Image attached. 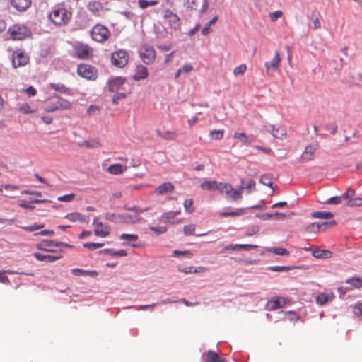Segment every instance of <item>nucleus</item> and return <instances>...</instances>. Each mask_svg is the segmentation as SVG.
Wrapping results in <instances>:
<instances>
[{
  "instance_id": "1",
  "label": "nucleus",
  "mask_w": 362,
  "mask_h": 362,
  "mask_svg": "<svg viewBox=\"0 0 362 362\" xmlns=\"http://www.w3.org/2000/svg\"><path fill=\"white\" fill-rule=\"evenodd\" d=\"M243 180H241V185L239 189H235L233 186L228 182H220V187L218 192L221 194H224L227 199L235 202L242 199L243 190L244 189Z\"/></svg>"
},
{
  "instance_id": "2",
  "label": "nucleus",
  "mask_w": 362,
  "mask_h": 362,
  "mask_svg": "<svg viewBox=\"0 0 362 362\" xmlns=\"http://www.w3.org/2000/svg\"><path fill=\"white\" fill-rule=\"evenodd\" d=\"M72 13L64 7L55 8L49 14V19L57 26H64L71 21Z\"/></svg>"
},
{
  "instance_id": "3",
  "label": "nucleus",
  "mask_w": 362,
  "mask_h": 362,
  "mask_svg": "<svg viewBox=\"0 0 362 362\" xmlns=\"http://www.w3.org/2000/svg\"><path fill=\"white\" fill-rule=\"evenodd\" d=\"M11 39L13 40H22L31 35L30 30L23 24H14L8 30Z\"/></svg>"
},
{
  "instance_id": "4",
  "label": "nucleus",
  "mask_w": 362,
  "mask_h": 362,
  "mask_svg": "<svg viewBox=\"0 0 362 362\" xmlns=\"http://www.w3.org/2000/svg\"><path fill=\"white\" fill-rule=\"evenodd\" d=\"M139 54L141 61L147 65L152 64L156 57L154 47L148 44L142 45L139 49Z\"/></svg>"
},
{
  "instance_id": "5",
  "label": "nucleus",
  "mask_w": 362,
  "mask_h": 362,
  "mask_svg": "<svg viewBox=\"0 0 362 362\" xmlns=\"http://www.w3.org/2000/svg\"><path fill=\"white\" fill-rule=\"evenodd\" d=\"M90 33L92 39L98 42H105L110 36V31L101 24L95 25Z\"/></svg>"
},
{
  "instance_id": "6",
  "label": "nucleus",
  "mask_w": 362,
  "mask_h": 362,
  "mask_svg": "<svg viewBox=\"0 0 362 362\" xmlns=\"http://www.w3.org/2000/svg\"><path fill=\"white\" fill-rule=\"evenodd\" d=\"M78 74L87 80L95 81L98 77L97 70L90 64L81 63L77 67Z\"/></svg>"
},
{
  "instance_id": "7",
  "label": "nucleus",
  "mask_w": 362,
  "mask_h": 362,
  "mask_svg": "<svg viewBox=\"0 0 362 362\" xmlns=\"http://www.w3.org/2000/svg\"><path fill=\"white\" fill-rule=\"evenodd\" d=\"M62 245H64L66 247H70L69 245L65 244L62 242L54 241L51 240H43L42 241L37 243L35 245V247L37 250L42 251L54 252L56 251L54 250L55 247H58Z\"/></svg>"
},
{
  "instance_id": "8",
  "label": "nucleus",
  "mask_w": 362,
  "mask_h": 362,
  "mask_svg": "<svg viewBox=\"0 0 362 362\" xmlns=\"http://www.w3.org/2000/svg\"><path fill=\"white\" fill-rule=\"evenodd\" d=\"M112 63L117 67H124L128 62L129 54L124 49L117 50L112 54Z\"/></svg>"
},
{
  "instance_id": "9",
  "label": "nucleus",
  "mask_w": 362,
  "mask_h": 362,
  "mask_svg": "<svg viewBox=\"0 0 362 362\" xmlns=\"http://www.w3.org/2000/svg\"><path fill=\"white\" fill-rule=\"evenodd\" d=\"M29 62V57L21 49H17L12 53V64L13 67L25 66Z\"/></svg>"
},
{
  "instance_id": "10",
  "label": "nucleus",
  "mask_w": 362,
  "mask_h": 362,
  "mask_svg": "<svg viewBox=\"0 0 362 362\" xmlns=\"http://www.w3.org/2000/svg\"><path fill=\"white\" fill-rule=\"evenodd\" d=\"M93 224L95 226L94 234L96 236L105 238L109 235L110 228L108 225L100 221L97 217L93 219Z\"/></svg>"
},
{
  "instance_id": "11",
  "label": "nucleus",
  "mask_w": 362,
  "mask_h": 362,
  "mask_svg": "<svg viewBox=\"0 0 362 362\" xmlns=\"http://www.w3.org/2000/svg\"><path fill=\"white\" fill-rule=\"evenodd\" d=\"M281 62V57L280 54L278 51H276L273 59L271 61L265 62L264 63L266 73L268 75H270L272 71H278L279 69Z\"/></svg>"
},
{
  "instance_id": "12",
  "label": "nucleus",
  "mask_w": 362,
  "mask_h": 362,
  "mask_svg": "<svg viewBox=\"0 0 362 362\" xmlns=\"http://www.w3.org/2000/svg\"><path fill=\"white\" fill-rule=\"evenodd\" d=\"M163 18L168 21V23L172 28L176 30L180 27L181 23L180 18L170 9H165L163 11Z\"/></svg>"
},
{
  "instance_id": "13",
  "label": "nucleus",
  "mask_w": 362,
  "mask_h": 362,
  "mask_svg": "<svg viewBox=\"0 0 362 362\" xmlns=\"http://www.w3.org/2000/svg\"><path fill=\"white\" fill-rule=\"evenodd\" d=\"M317 148V146L315 144H310L306 146L299 158L300 161L304 163L313 160L315 158Z\"/></svg>"
},
{
  "instance_id": "14",
  "label": "nucleus",
  "mask_w": 362,
  "mask_h": 362,
  "mask_svg": "<svg viewBox=\"0 0 362 362\" xmlns=\"http://www.w3.org/2000/svg\"><path fill=\"white\" fill-rule=\"evenodd\" d=\"M76 56L81 59L89 58L92 55V49L87 45L79 44L75 47Z\"/></svg>"
},
{
  "instance_id": "15",
  "label": "nucleus",
  "mask_w": 362,
  "mask_h": 362,
  "mask_svg": "<svg viewBox=\"0 0 362 362\" xmlns=\"http://www.w3.org/2000/svg\"><path fill=\"white\" fill-rule=\"evenodd\" d=\"M126 81L122 77H116L110 79L108 82V89L110 92H118L123 89Z\"/></svg>"
},
{
  "instance_id": "16",
  "label": "nucleus",
  "mask_w": 362,
  "mask_h": 362,
  "mask_svg": "<svg viewBox=\"0 0 362 362\" xmlns=\"http://www.w3.org/2000/svg\"><path fill=\"white\" fill-rule=\"evenodd\" d=\"M267 132L270 133L274 138L281 140L285 139L287 136L286 129L281 126L272 125L269 129H267Z\"/></svg>"
},
{
  "instance_id": "17",
  "label": "nucleus",
  "mask_w": 362,
  "mask_h": 362,
  "mask_svg": "<svg viewBox=\"0 0 362 362\" xmlns=\"http://www.w3.org/2000/svg\"><path fill=\"white\" fill-rule=\"evenodd\" d=\"M149 76L148 69L142 65L139 64L136 66L134 74L133 75V79L135 81H139L147 78Z\"/></svg>"
},
{
  "instance_id": "18",
  "label": "nucleus",
  "mask_w": 362,
  "mask_h": 362,
  "mask_svg": "<svg viewBox=\"0 0 362 362\" xmlns=\"http://www.w3.org/2000/svg\"><path fill=\"white\" fill-rule=\"evenodd\" d=\"M32 4V0H11V5L18 11L24 12Z\"/></svg>"
},
{
  "instance_id": "19",
  "label": "nucleus",
  "mask_w": 362,
  "mask_h": 362,
  "mask_svg": "<svg viewBox=\"0 0 362 362\" xmlns=\"http://www.w3.org/2000/svg\"><path fill=\"white\" fill-rule=\"evenodd\" d=\"M71 108V103L67 100L58 98L54 101V107L48 109V112H54L59 110H69Z\"/></svg>"
},
{
  "instance_id": "20",
  "label": "nucleus",
  "mask_w": 362,
  "mask_h": 362,
  "mask_svg": "<svg viewBox=\"0 0 362 362\" xmlns=\"http://www.w3.org/2000/svg\"><path fill=\"white\" fill-rule=\"evenodd\" d=\"M86 7L88 11L95 16H100V13L104 11L103 4L98 1H89Z\"/></svg>"
},
{
  "instance_id": "21",
  "label": "nucleus",
  "mask_w": 362,
  "mask_h": 362,
  "mask_svg": "<svg viewBox=\"0 0 362 362\" xmlns=\"http://www.w3.org/2000/svg\"><path fill=\"white\" fill-rule=\"evenodd\" d=\"M312 255L313 257L317 259H329L332 257V252L328 250H321L317 247H315L312 250Z\"/></svg>"
},
{
  "instance_id": "22",
  "label": "nucleus",
  "mask_w": 362,
  "mask_h": 362,
  "mask_svg": "<svg viewBox=\"0 0 362 362\" xmlns=\"http://www.w3.org/2000/svg\"><path fill=\"white\" fill-rule=\"evenodd\" d=\"M334 298L333 293H320L316 296L315 301L320 305H325L328 302L332 301Z\"/></svg>"
},
{
  "instance_id": "23",
  "label": "nucleus",
  "mask_w": 362,
  "mask_h": 362,
  "mask_svg": "<svg viewBox=\"0 0 362 362\" xmlns=\"http://www.w3.org/2000/svg\"><path fill=\"white\" fill-rule=\"evenodd\" d=\"M175 190L174 185L169 182H164L159 185L156 189H155V192L158 195H161L170 192H173Z\"/></svg>"
},
{
  "instance_id": "24",
  "label": "nucleus",
  "mask_w": 362,
  "mask_h": 362,
  "mask_svg": "<svg viewBox=\"0 0 362 362\" xmlns=\"http://www.w3.org/2000/svg\"><path fill=\"white\" fill-rule=\"evenodd\" d=\"M219 185L220 182L216 180H205L200 185V187L202 190H217L218 192L220 187Z\"/></svg>"
},
{
  "instance_id": "25",
  "label": "nucleus",
  "mask_w": 362,
  "mask_h": 362,
  "mask_svg": "<svg viewBox=\"0 0 362 362\" xmlns=\"http://www.w3.org/2000/svg\"><path fill=\"white\" fill-rule=\"evenodd\" d=\"M234 139H237L242 145L247 146L254 141V138L251 136H247L244 132H235L233 135Z\"/></svg>"
},
{
  "instance_id": "26",
  "label": "nucleus",
  "mask_w": 362,
  "mask_h": 362,
  "mask_svg": "<svg viewBox=\"0 0 362 362\" xmlns=\"http://www.w3.org/2000/svg\"><path fill=\"white\" fill-rule=\"evenodd\" d=\"M257 247V246L255 245H250V244H231V245H226L223 249V251L226 252L228 250H242V249L249 250L251 249L256 248Z\"/></svg>"
},
{
  "instance_id": "27",
  "label": "nucleus",
  "mask_w": 362,
  "mask_h": 362,
  "mask_svg": "<svg viewBox=\"0 0 362 362\" xmlns=\"http://www.w3.org/2000/svg\"><path fill=\"white\" fill-rule=\"evenodd\" d=\"M328 224L327 222L319 223L315 222L308 225L305 230L308 233H317L320 232L322 226H327Z\"/></svg>"
},
{
  "instance_id": "28",
  "label": "nucleus",
  "mask_w": 362,
  "mask_h": 362,
  "mask_svg": "<svg viewBox=\"0 0 362 362\" xmlns=\"http://www.w3.org/2000/svg\"><path fill=\"white\" fill-rule=\"evenodd\" d=\"M286 301L284 298H280L279 297H274L269 301V305H270V310H274L278 308H282Z\"/></svg>"
},
{
  "instance_id": "29",
  "label": "nucleus",
  "mask_w": 362,
  "mask_h": 362,
  "mask_svg": "<svg viewBox=\"0 0 362 362\" xmlns=\"http://www.w3.org/2000/svg\"><path fill=\"white\" fill-rule=\"evenodd\" d=\"M141 221V217L138 214L131 215L129 214H122V221L126 223H136Z\"/></svg>"
},
{
  "instance_id": "30",
  "label": "nucleus",
  "mask_w": 362,
  "mask_h": 362,
  "mask_svg": "<svg viewBox=\"0 0 362 362\" xmlns=\"http://www.w3.org/2000/svg\"><path fill=\"white\" fill-rule=\"evenodd\" d=\"M126 166H123L119 163L113 164L107 168V172L112 175H120L122 174L126 170Z\"/></svg>"
},
{
  "instance_id": "31",
  "label": "nucleus",
  "mask_w": 362,
  "mask_h": 362,
  "mask_svg": "<svg viewBox=\"0 0 362 362\" xmlns=\"http://www.w3.org/2000/svg\"><path fill=\"white\" fill-rule=\"evenodd\" d=\"M33 256L38 261H47L49 262H54L59 259H61L62 256H54V255H45L38 252H35L33 254Z\"/></svg>"
},
{
  "instance_id": "32",
  "label": "nucleus",
  "mask_w": 362,
  "mask_h": 362,
  "mask_svg": "<svg viewBox=\"0 0 362 362\" xmlns=\"http://www.w3.org/2000/svg\"><path fill=\"white\" fill-rule=\"evenodd\" d=\"M346 283L350 285L349 286L346 287V289L350 290L353 288H358L362 286V278H349L346 280Z\"/></svg>"
},
{
  "instance_id": "33",
  "label": "nucleus",
  "mask_w": 362,
  "mask_h": 362,
  "mask_svg": "<svg viewBox=\"0 0 362 362\" xmlns=\"http://www.w3.org/2000/svg\"><path fill=\"white\" fill-rule=\"evenodd\" d=\"M180 214V211H168L165 213H163L160 218H159V221L164 223H170L171 220L174 219L175 217Z\"/></svg>"
},
{
  "instance_id": "34",
  "label": "nucleus",
  "mask_w": 362,
  "mask_h": 362,
  "mask_svg": "<svg viewBox=\"0 0 362 362\" xmlns=\"http://www.w3.org/2000/svg\"><path fill=\"white\" fill-rule=\"evenodd\" d=\"M71 273L76 276H90L91 277H95L98 276L96 271H88L78 268L71 269Z\"/></svg>"
},
{
  "instance_id": "35",
  "label": "nucleus",
  "mask_w": 362,
  "mask_h": 362,
  "mask_svg": "<svg viewBox=\"0 0 362 362\" xmlns=\"http://www.w3.org/2000/svg\"><path fill=\"white\" fill-rule=\"evenodd\" d=\"M100 254H107L112 257H126L127 252L124 250H119L118 251H114L112 249H104L100 251Z\"/></svg>"
},
{
  "instance_id": "36",
  "label": "nucleus",
  "mask_w": 362,
  "mask_h": 362,
  "mask_svg": "<svg viewBox=\"0 0 362 362\" xmlns=\"http://www.w3.org/2000/svg\"><path fill=\"white\" fill-rule=\"evenodd\" d=\"M65 218L72 221H79V222H84L86 220L84 218V216L78 212H74L68 214L65 216Z\"/></svg>"
},
{
  "instance_id": "37",
  "label": "nucleus",
  "mask_w": 362,
  "mask_h": 362,
  "mask_svg": "<svg viewBox=\"0 0 362 362\" xmlns=\"http://www.w3.org/2000/svg\"><path fill=\"white\" fill-rule=\"evenodd\" d=\"M137 4L140 8L146 9L157 5L158 1L157 0H138Z\"/></svg>"
},
{
  "instance_id": "38",
  "label": "nucleus",
  "mask_w": 362,
  "mask_h": 362,
  "mask_svg": "<svg viewBox=\"0 0 362 362\" xmlns=\"http://www.w3.org/2000/svg\"><path fill=\"white\" fill-rule=\"evenodd\" d=\"M311 216L314 218L329 219L333 217V214L327 211H315L311 214Z\"/></svg>"
},
{
  "instance_id": "39",
  "label": "nucleus",
  "mask_w": 362,
  "mask_h": 362,
  "mask_svg": "<svg viewBox=\"0 0 362 362\" xmlns=\"http://www.w3.org/2000/svg\"><path fill=\"white\" fill-rule=\"evenodd\" d=\"M287 217L286 214L276 212L274 214H265L262 215L264 219H275V220H284Z\"/></svg>"
},
{
  "instance_id": "40",
  "label": "nucleus",
  "mask_w": 362,
  "mask_h": 362,
  "mask_svg": "<svg viewBox=\"0 0 362 362\" xmlns=\"http://www.w3.org/2000/svg\"><path fill=\"white\" fill-rule=\"evenodd\" d=\"M206 356L207 358L206 362H223V360L219 356V355L213 351H208Z\"/></svg>"
},
{
  "instance_id": "41",
  "label": "nucleus",
  "mask_w": 362,
  "mask_h": 362,
  "mask_svg": "<svg viewBox=\"0 0 362 362\" xmlns=\"http://www.w3.org/2000/svg\"><path fill=\"white\" fill-rule=\"evenodd\" d=\"M119 239L127 241V243H123V245H127V243L136 242L139 239V236L136 234L124 233L119 236Z\"/></svg>"
},
{
  "instance_id": "42",
  "label": "nucleus",
  "mask_w": 362,
  "mask_h": 362,
  "mask_svg": "<svg viewBox=\"0 0 362 362\" xmlns=\"http://www.w3.org/2000/svg\"><path fill=\"white\" fill-rule=\"evenodd\" d=\"M245 213V209L240 208L237 209L234 211L230 212H221L219 214L220 217H227V216H242Z\"/></svg>"
},
{
  "instance_id": "43",
  "label": "nucleus",
  "mask_w": 362,
  "mask_h": 362,
  "mask_svg": "<svg viewBox=\"0 0 362 362\" xmlns=\"http://www.w3.org/2000/svg\"><path fill=\"white\" fill-rule=\"evenodd\" d=\"M224 135L223 129H213L209 132V136L213 140H221Z\"/></svg>"
},
{
  "instance_id": "44",
  "label": "nucleus",
  "mask_w": 362,
  "mask_h": 362,
  "mask_svg": "<svg viewBox=\"0 0 362 362\" xmlns=\"http://www.w3.org/2000/svg\"><path fill=\"white\" fill-rule=\"evenodd\" d=\"M296 268H297V267H293V266H290V267H288V266H272V267H269L268 269L272 272H281L290 271V270L294 269Z\"/></svg>"
},
{
  "instance_id": "45",
  "label": "nucleus",
  "mask_w": 362,
  "mask_h": 362,
  "mask_svg": "<svg viewBox=\"0 0 362 362\" xmlns=\"http://www.w3.org/2000/svg\"><path fill=\"white\" fill-rule=\"evenodd\" d=\"M346 204L349 207L361 206H362V197L351 198Z\"/></svg>"
},
{
  "instance_id": "46",
  "label": "nucleus",
  "mask_w": 362,
  "mask_h": 362,
  "mask_svg": "<svg viewBox=\"0 0 362 362\" xmlns=\"http://www.w3.org/2000/svg\"><path fill=\"white\" fill-rule=\"evenodd\" d=\"M218 21V16H214L209 23H207L202 30V34L206 35L211 32L210 27Z\"/></svg>"
},
{
  "instance_id": "47",
  "label": "nucleus",
  "mask_w": 362,
  "mask_h": 362,
  "mask_svg": "<svg viewBox=\"0 0 362 362\" xmlns=\"http://www.w3.org/2000/svg\"><path fill=\"white\" fill-rule=\"evenodd\" d=\"M269 252L277 255H282V256H288L290 252L286 248H269L268 250Z\"/></svg>"
},
{
  "instance_id": "48",
  "label": "nucleus",
  "mask_w": 362,
  "mask_h": 362,
  "mask_svg": "<svg viewBox=\"0 0 362 362\" xmlns=\"http://www.w3.org/2000/svg\"><path fill=\"white\" fill-rule=\"evenodd\" d=\"M105 218L107 221H112V222H121L122 221V214H115L113 213H107L105 216Z\"/></svg>"
},
{
  "instance_id": "49",
  "label": "nucleus",
  "mask_w": 362,
  "mask_h": 362,
  "mask_svg": "<svg viewBox=\"0 0 362 362\" xmlns=\"http://www.w3.org/2000/svg\"><path fill=\"white\" fill-rule=\"evenodd\" d=\"M259 182L268 187H272L273 185V179L272 176L269 174H265L261 176L259 179Z\"/></svg>"
},
{
  "instance_id": "50",
  "label": "nucleus",
  "mask_w": 362,
  "mask_h": 362,
  "mask_svg": "<svg viewBox=\"0 0 362 362\" xmlns=\"http://www.w3.org/2000/svg\"><path fill=\"white\" fill-rule=\"evenodd\" d=\"M18 110L23 114H31L35 112V110H33L28 103L22 104L19 107Z\"/></svg>"
},
{
  "instance_id": "51",
  "label": "nucleus",
  "mask_w": 362,
  "mask_h": 362,
  "mask_svg": "<svg viewBox=\"0 0 362 362\" xmlns=\"http://www.w3.org/2000/svg\"><path fill=\"white\" fill-rule=\"evenodd\" d=\"M247 70V66L245 64H240L233 69L235 76L243 75Z\"/></svg>"
},
{
  "instance_id": "52",
  "label": "nucleus",
  "mask_w": 362,
  "mask_h": 362,
  "mask_svg": "<svg viewBox=\"0 0 362 362\" xmlns=\"http://www.w3.org/2000/svg\"><path fill=\"white\" fill-rule=\"evenodd\" d=\"M195 228H196V226L194 224H190V225L184 226L183 230H184L185 235L188 236V235H194L195 234L194 233Z\"/></svg>"
},
{
  "instance_id": "53",
  "label": "nucleus",
  "mask_w": 362,
  "mask_h": 362,
  "mask_svg": "<svg viewBox=\"0 0 362 362\" xmlns=\"http://www.w3.org/2000/svg\"><path fill=\"white\" fill-rule=\"evenodd\" d=\"M184 207L188 213H192L194 211V209L193 207V199H187L184 202Z\"/></svg>"
},
{
  "instance_id": "54",
  "label": "nucleus",
  "mask_w": 362,
  "mask_h": 362,
  "mask_svg": "<svg viewBox=\"0 0 362 362\" xmlns=\"http://www.w3.org/2000/svg\"><path fill=\"white\" fill-rule=\"evenodd\" d=\"M103 245H104V243H95L89 242V243H83V247H85L86 248H88L89 250H96L98 248H100Z\"/></svg>"
},
{
  "instance_id": "55",
  "label": "nucleus",
  "mask_w": 362,
  "mask_h": 362,
  "mask_svg": "<svg viewBox=\"0 0 362 362\" xmlns=\"http://www.w3.org/2000/svg\"><path fill=\"white\" fill-rule=\"evenodd\" d=\"M149 229L156 235L163 234L167 231V228L164 226H150Z\"/></svg>"
},
{
  "instance_id": "56",
  "label": "nucleus",
  "mask_w": 362,
  "mask_h": 362,
  "mask_svg": "<svg viewBox=\"0 0 362 362\" xmlns=\"http://www.w3.org/2000/svg\"><path fill=\"white\" fill-rule=\"evenodd\" d=\"M74 198H75V194L74 193H71L69 194L59 197L57 198V200H59L60 202H70L72 200H74Z\"/></svg>"
},
{
  "instance_id": "57",
  "label": "nucleus",
  "mask_w": 362,
  "mask_h": 362,
  "mask_svg": "<svg viewBox=\"0 0 362 362\" xmlns=\"http://www.w3.org/2000/svg\"><path fill=\"white\" fill-rule=\"evenodd\" d=\"M342 200L343 199H342L341 196L333 197H331V198L328 199L327 200L325 201L324 203L329 204H339L341 202Z\"/></svg>"
},
{
  "instance_id": "58",
  "label": "nucleus",
  "mask_w": 362,
  "mask_h": 362,
  "mask_svg": "<svg viewBox=\"0 0 362 362\" xmlns=\"http://www.w3.org/2000/svg\"><path fill=\"white\" fill-rule=\"evenodd\" d=\"M50 86L52 89L55 90H59L62 93H67L69 90V88L64 85L52 83Z\"/></svg>"
},
{
  "instance_id": "59",
  "label": "nucleus",
  "mask_w": 362,
  "mask_h": 362,
  "mask_svg": "<svg viewBox=\"0 0 362 362\" xmlns=\"http://www.w3.org/2000/svg\"><path fill=\"white\" fill-rule=\"evenodd\" d=\"M156 305V303H153L151 305H134V306H132V308H134L136 310H148V309L153 310L155 308Z\"/></svg>"
},
{
  "instance_id": "60",
  "label": "nucleus",
  "mask_w": 362,
  "mask_h": 362,
  "mask_svg": "<svg viewBox=\"0 0 362 362\" xmlns=\"http://www.w3.org/2000/svg\"><path fill=\"white\" fill-rule=\"evenodd\" d=\"M283 16V12L281 11H276L269 13V18L271 21L274 22L279 18H281Z\"/></svg>"
},
{
  "instance_id": "61",
  "label": "nucleus",
  "mask_w": 362,
  "mask_h": 362,
  "mask_svg": "<svg viewBox=\"0 0 362 362\" xmlns=\"http://www.w3.org/2000/svg\"><path fill=\"white\" fill-rule=\"evenodd\" d=\"M43 227H44V225L34 224L30 226H22L21 228H23V230H25L28 232H32V231H35L38 229L42 228Z\"/></svg>"
},
{
  "instance_id": "62",
  "label": "nucleus",
  "mask_w": 362,
  "mask_h": 362,
  "mask_svg": "<svg viewBox=\"0 0 362 362\" xmlns=\"http://www.w3.org/2000/svg\"><path fill=\"white\" fill-rule=\"evenodd\" d=\"M255 181L253 180H250L246 184V185L244 187V189H245L249 193H250L252 191L255 190Z\"/></svg>"
},
{
  "instance_id": "63",
  "label": "nucleus",
  "mask_w": 362,
  "mask_h": 362,
  "mask_svg": "<svg viewBox=\"0 0 362 362\" xmlns=\"http://www.w3.org/2000/svg\"><path fill=\"white\" fill-rule=\"evenodd\" d=\"M158 134L160 135L163 139L168 140H173L176 138V134L172 132H165L163 134H160V133Z\"/></svg>"
},
{
  "instance_id": "64",
  "label": "nucleus",
  "mask_w": 362,
  "mask_h": 362,
  "mask_svg": "<svg viewBox=\"0 0 362 362\" xmlns=\"http://www.w3.org/2000/svg\"><path fill=\"white\" fill-rule=\"evenodd\" d=\"M354 313L358 317H362V304H357L354 308Z\"/></svg>"
}]
</instances>
